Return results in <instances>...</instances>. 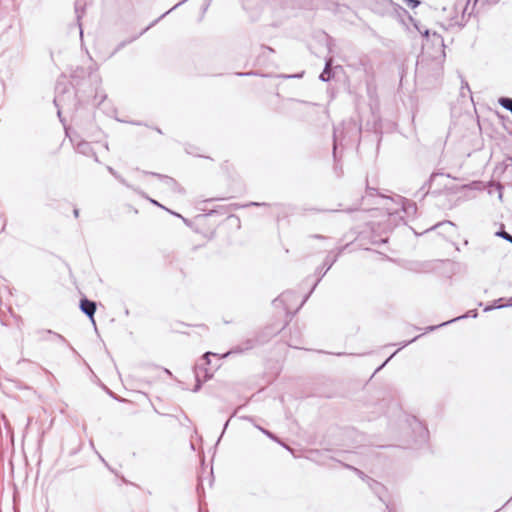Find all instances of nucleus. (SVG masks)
I'll return each mask as SVG.
<instances>
[{
    "instance_id": "nucleus-1",
    "label": "nucleus",
    "mask_w": 512,
    "mask_h": 512,
    "mask_svg": "<svg viewBox=\"0 0 512 512\" xmlns=\"http://www.w3.org/2000/svg\"><path fill=\"white\" fill-rule=\"evenodd\" d=\"M71 142L74 144L75 149L78 153L87 156L93 157L95 162H99V159L96 155V152L93 150L91 144L84 140H78V137L72 138L70 137Z\"/></svg>"
},
{
    "instance_id": "nucleus-2",
    "label": "nucleus",
    "mask_w": 512,
    "mask_h": 512,
    "mask_svg": "<svg viewBox=\"0 0 512 512\" xmlns=\"http://www.w3.org/2000/svg\"><path fill=\"white\" fill-rule=\"evenodd\" d=\"M149 174L158 178L161 188L171 191L179 190L178 184L173 178L154 172H150Z\"/></svg>"
},
{
    "instance_id": "nucleus-3",
    "label": "nucleus",
    "mask_w": 512,
    "mask_h": 512,
    "mask_svg": "<svg viewBox=\"0 0 512 512\" xmlns=\"http://www.w3.org/2000/svg\"><path fill=\"white\" fill-rule=\"evenodd\" d=\"M295 297L296 294L294 292L286 291L274 300V304L276 306L279 304L283 305L284 309L288 312L290 309H292L291 302Z\"/></svg>"
},
{
    "instance_id": "nucleus-4",
    "label": "nucleus",
    "mask_w": 512,
    "mask_h": 512,
    "mask_svg": "<svg viewBox=\"0 0 512 512\" xmlns=\"http://www.w3.org/2000/svg\"><path fill=\"white\" fill-rule=\"evenodd\" d=\"M417 30L426 38L427 41L431 38V41L434 45H438L441 49L444 47V40L440 34L437 32H433L430 34V31L428 29H425L424 31H421L417 26Z\"/></svg>"
},
{
    "instance_id": "nucleus-5",
    "label": "nucleus",
    "mask_w": 512,
    "mask_h": 512,
    "mask_svg": "<svg viewBox=\"0 0 512 512\" xmlns=\"http://www.w3.org/2000/svg\"><path fill=\"white\" fill-rule=\"evenodd\" d=\"M81 311L93 320V316L96 312V303L88 299H82L80 302Z\"/></svg>"
},
{
    "instance_id": "nucleus-6",
    "label": "nucleus",
    "mask_w": 512,
    "mask_h": 512,
    "mask_svg": "<svg viewBox=\"0 0 512 512\" xmlns=\"http://www.w3.org/2000/svg\"><path fill=\"white\" fill-rule=\"evenodd\" d=\"M59 86H57V94L54 98V104L58 108V116L61 117V109L65 108L67 106V100L65 96V90H63V93L59 92Z\"/></svg>"
},
{
    "instance_id": "nucleus-7",
    "label": "nucleus",
    "mask_w": 512,
    "mask_h": 512,
    "mask_svg": "<svg viewBox=\"0 0 512 512\" xmlns=\"http://www.w3.org/2000/svg\"><path fill=\"white\" fill-rule=\"evenodd\" d=\"M356 471V473L362 478V479H366L367 480V483L369 485V487L378 495H380V491L383 489V487L381 486L380 483H378L377 481H374L373 479L369 478V477H366L362 471L358 470V469H354Z\"/></svg>"
},
{
    "instance_id": "nucleus-8",
    "label": "nucleus",
    "mask_w": 512,
    "mask_h": 512,
    "mask_svg": "<svg viewBox=\"0 0 512 512\" xmlns=\"http://www.w3.org/2000/svg\"><path fill=\"white\" fill-rule=\"evenodd\" d=\"M383 201V209L386 210L388 216H393L398 213V207H392V205H396L394 201L389 197H382Z\"/></svg>"
},
{
    "instance_id": "nucleus-9",
    "label": "nucleus",
    "mask_w": 512,
    "mask_h": 512,
    "mask_svg": "<svg viewBox=\"0 0 512 512\" xmlns=\"http://www.w3.org/2000/svg\"><path fill=\"white\" fill-rule=\"evenodd\" d=\"M331 63H332L331 59L326 61L325 68L319 76L320 80L323 82H327L331 78Z\"/></svg>"
},
{
    "instance_id": "nucleus-10",
    "label": "nucleus",
    "mask_w": 512,
    "mask_h": 512,
    "mask_svg": "<svg viewBox=\"0 0 512 512\" xmlns=\"http://www.w3.org/2000/svg\"><path fill=\"white\" fill-rule=\"evenodd\" d=\"M343 251V248H340L338 250V253L334 256V257H331L330 254L327 255L325 261H324V266H326L322 276L332 267V265L336 262L337 260V257L342 253Z\"/></svg>"
},
{
    "instance_id": "nucleus-11",
    "label": "nucleus",
    "mask_w": 512,
    "mask_h": 512,
    "mask_svg": "<svg viewBox=\"0 0 512 512\" xmlns=\"http://www.w3.org/2000/svg\"><path fill=\"white\" fill-rule=\"evenodd\" d=\"M416 427L415 429L419 432L420 438L422 442H426L428 437V430L422 425V423L417 422L415 420Z\"/></svg>"
},
{
    "instance_id": "nucleus-12",
    "label": "nucleus",
    "mask_w": 512,
    "mask_h": 512,
    "mask_svg": "<svg viewBox=\"0 0 512 512\" xmlns=\"http://www.w3.org/2000/svg\"><path fill=\"white\" fill-rule=\"evenodd\" d=\"M468 316H469L468 314H466V315H462V316H458V317L453 318V319H451V320H449V321L443 322V323H441V324H439V325H436V326H429V327H427V328H426V331H427V332H429V331H433V330L437 329L438 327H442V326L448 325V324H450V323H452V322H455V321H458V320H460V319L467 318Z\"/></svg>"
},
{
    "instance_id": "nucleus-13",
    "label": "nucleus",
    "mask_w": 512,
    "mask_h": 512,
    "mask_svg": "<svg viewBox=\"0 0 512 512\" xmlns=\"http://www.w3.org/2000/svg\"><path fill=\"white\" fill-rule=\"evenodd\" d=\"M75 13L77 20L80 21L84 15V3L82 0H77L75 2Z\"/></svg>"
},
{
    "instance_id": "nucleus-14",
    "label": "nucleus",
    "mask_w": 512,
    "mask_h": 512,
    "mask_svg": "<svg viewBox=\"0 0 512 512\" xmlns=\"http://www.w3.org/2000/svg\"><path fill=\"white\" fill-rule=\"evenodd\" d=\"M500 106L512 113V98L501 97L498 100Z\"/></svg>"
},
{
    "instance_id": "nucleus-15",
    "label": "nucleus",
    "mask_w": 512,
    "mask_h": 512,
    "mask_svg": "<svg viewBox=\"0 0 512 512\" xmlns=\"http://www.w3.org/2000/svg\"><path fill=\"white\" fill-rule=\"evenodd\" d=\"M47 334L51 336V340H53V341H56V342L62 343V344L66 343V339L60 334L52 332L51 330H48Z\"/></svg>"
},
{
    "instance_id": "nucleus-16",
    "label": "nucleus",
    "mask_w": 512,
    "mask_h": 512,
    "mask_svg": "<svg viewBox=\"0 0 512 512\" xmlns=\"http://www.w3.org/2000/svg\"><path fill=\"white\" fill-rule=\"evenodd\" d=\"M468 3H469V1H467V0H458L457 3L455 4L456 12L461 10L462 14H464Z\"/></svg>"
},
{
    "instance_id": "nucleus-17",
    "label": "nucleus",
    "mask_w": 512,
    "mask_h": 512,
    "mask_svg": "<svg viewBox=\"0 0 512 512\" xmlns=\"http://www.w3.org/2000/svg\"><path fill=\"white\" fill-rule=\"evenodd\" d=\"M107 170L109 171V173L111 175H113L120 183H122L123 185H126L127 187H129V185L127 184V182L125 181L124 178H122L111 166H107Z\"/></svg>"
},
{
    "instance_id": "nucleus-18",
    "label": "nucleus",
    "mask_w": 512,
    "mask_h": 512,
    "mask_svg": "<svg viewBox=\"0 0 512 512\" xmlns=\"http://www.w3.org/2000/svg\"><path fill=\"white\" fill-rule=\"evenodd\" d=\"M149 200H150V202H151L152 204H154V205H156V206H159V207H161V208L165 209L166 211H168L169 213H171V214H173V215H175V216H177V217H180L184 222H186V221H187V220H186L184 217H182L180 214L175 213V212H173V211H171V210L167 209L166 207H164V206H162L160 203H158L156 200H153V199H149Z\"/></svg>"
},
{
    "instance_id": "nucleus-19",
    "label": "nucleus",
    "mask_w": 512,
    "mask_h": 512,
    "mask_svg": "<svg viewBox=\"0 0 512 512\" xmlns=\"http://www.w3.org/2000/svg\"><path fill=\"white\" fill-rule=\"evenodd\" d=\"M339 128H334V146H333V154H334V157L336 156V149H337V145H338V139H339Z\"/></svg>"
},
{
    "instance_id": "nucleus-20",
    "label": "nucleus",
    "mask_w": 512,
    "mask_h": 512,
    "mask_svg": "<svg viewBox=\"0 0 512 512\" xmlns=\"http://www.w3.org/2000/svg\"><path fill=\"white\" fill-rule=\"evenodd\" d=\"M497 236L502 237L503 239L507 240L508 242L512 243V236L505 232V231H499L496 233Z\"/></svg>"
},
{
    "instance_id": "nucleus-21",
    "label": "nucleus",
    "mask_w": 512,
    "mask_h": 512,
    "mask_svg": "<svg viewBox=\"0 0 512 512\" xmlns=\"http://www.w3.org/2000/svg\"><path fill=\"white\" fill-rule=\"evenodd\" d=\"M411 8H416L420 2L418 0H403Z\"/></svg>"
},
{
    "instance_id": "nucleus-22",
    "label": "nucleus",
    "mask_w": 512,
    "mask_h": 512,
    "mask_svg": "<svg viewBox=\"0 0 512 512\" xmlns=\"http://www.w3.org/2000/svg\"><path fill=\"white\" fill-rule=\"evenodd\" d=\"M418 338H419V336H416V337H414V338H413L412 340H410V341H405V342H403V343L401 344V347L399 348V350H400V349H402V348H404V347H406V346H407V345H409L410 343L414 342V341H415V340H417Z\"/></svg>"
},
{
    "instance_id": "nucleus-23",
    "label": "nucleus",
    "mask_w": 512,
    "mask_h": 512,
    "mask_svg": "<svg viewBox=\"0 0 512 512\" xmlns=\"http://www.w3.org/2000/svg\"><path fill=\"white\" fill-rule=\"evenodd\" d=\"M167 13H168V12H166V13L162 14V15H161L157 20H155L151 25H149L146 29H144V30L140 33V35H142V34H143L145 31H147L151 26H153V25H154V24H155L159 19H161V18L165 17V15H166Z\"/></svg>"
},
{
    "instance_id": "nucleus-24",
    "label": "nucleus",
    "mask_w": 512,
    "mask_h": 512,
    "mask_svg": "<svg viewBox=\"0 0 512 512\" xmlns=\"http://www.w3.org/2000/svg\"><path fill=\"white\" fill-rule=\"evenodd\" d=\"M266 436H267V437H269L270 439L274 440V441H277V442H278V443H280L281 445H283V444H282V443L277 439V437H276L273 433H271L270 431H268V432H267Z\"/></svg>"
},
{
    "instance_id": "nucleus-25",
    "label": "nucleus",
    "mask_w": 512,
    "mask_h": 512,
    "mask_svg": "<svg viewBox=\"0 0 512 512\" xmlns=\"http://www.w3.org/2000/svg\"><path fill=\"white\" fill-rule=\"evenodd\" d=\"M241 351H243V349H235V350H231V351H229V352L225 353V354L223 355V357H226V356H228L229 354L237 353V352H241Z\"/></svg>"
},
{
    "instance_id": "nucleus-26",
    "label": "nucleus",
    "mask_w": 512,
    "mask_h": 512,
    "mask_svg": "<svg viewBox=\"0 0 512 512\" xmlns=\"http://www.w3.org/2000/svg\"><path fill=\"white\" fill-rule=\"evenodd\" d=\"M396 353L397 352L393 353L387 360H385V362L377 369V371L380 370L383 366H385Z\"/></svg>"
},
{
    "instance_id": "nucleus-27",
    "label": "nucleus",
    "mask_w": 512,
    "mask_h": 512,
    "mask_svg": "<svg viewBox=\"0 0 512 512\" xmlns=\"http://www.w3.org/2000/svg\"><path fill=\"white\" fill-rule=\"evenodd\" d=\"M261 203H258V202H251L249 204H247L246 206H260ZM262 205H265L264 203H262Z\"/></svg>"
},
{
    "instance_id": "nucleus-28",
    "label": "nucleus",
    "mask_w": 512,
    "mask_h": 512,
    "mask_svg": "<svg viewBox=\"0 0 512 512\" xmlns=\"http://www.w3.org/2000/svg\"><path fill=\"white\" fill-rule=\"evenodd\" d=\"M444 224H448V225H451V226H453V225H454L451 221H447V222H444V223H439V224H437L436 226H434V228H436V227H438V226H441V225H444Z\"/></svg>"
},
{
    "instance_id": "nucleus-29",
    "label": "nucleus",
    "mask_w": 512,
    "mask_h": 512,
    "mask_svg": "<svg viewBox=\"0 0 512 512\" xmlns=\"http://www.w3.org/2000/svg\"><path fill=\"white\" fill-rule=\"evenodd\" d=\"M253 346H254L253 342L252 341H248L245 350L251 349Z\"/></svg>"
},
{
    "instance_id": "nucleus-30",
    "label": "nucleus",
    "mask_w": 512,
    "mask_h": 512,
    "mask_svg": "<svg viewBox=\"0 0 512 512\" xmlns=\"http://www.w3.org/2000/svg\"><path fill=\"white\" fill-rule=\"evenodd\" d=\"M496 188H497L498 193H499V198L501 199V198H502V192H501L502 187H501V185H497V187H496Z\"/></svg>"
},
{
    "instance_id": "nucleus-31",
    "label": "nucleus",
    "mask_w": 512,
    "mask_h": 512,
    "mask_svg": "<svg viewBox=\"0 0 512 512\" xmlns=\"http://www.w3.org/2000/svg\"><path fill=\"white\" fill-rule=\"evenodd\" d=\"M257 428H258V429H259V430H260L264 435H266V434H267V432H268V430H266V429H264V428H262V427L257 426Z\"/></svg>"
},
{
    "instance_id": "nucleus-32",
    "label": "nucleus",
    "mask_w": 512,
    "mask_h": 512,
    "mask_svg": "<svg viewBox=\"0 0 512 512\" xmlns=\"http://www.w3.org/2000/svg\"><path fill=\"white\" fill-rule=\"evenodd\" d=\"M210 355H214L213 353L211 352H207L205 355H204V359L208 361V358Z\"/></svg>"
},
{
    "instance_id": "nucleus-33",
    "label": "nucleus",
    "mask_w": 512,
    "mask_h": 512,
    "mask_svg": "<svg viewBox=\"0 0 512 512\" xmlns=\"http://www.w3.org/2000/svg\"><path fill=\"white\" fill-rule=\"evenodd\" d=\"M318 282H320V279H317V282L314 283L313 287H312V290L310 291V293L315 290L316 286L318 285Z\"/></svg>"
},
{
    "instance_id": "nucleus-34",
    "label": "nucleus",
    "mask_w": 512,
    "mask_h": 512,
    "mask_svg": "<svg viewBox=\"0 0 512 512\" xmlns=\"http://www.w3.org/2000/svg\"><path fill=\"white\" fill-rule=\"evenodd\" d=\"M318 282H320V279H317V282L314 283L313 287H312V290L310 291V293L315 290L316 286L318 285Z\"/></svg>"
},
{
    "instance_id": "nucleus-35",
    "label": "nucleus",
    "mask_w": 512,
    "mask_h": 512,
    "mask_svg": "<svg viewBox=\"0 0 512 512\" xmlns=\"http://www.w3.org/2000/svg\"><path fill=\"white\" fill-rule=\"evenodd\" d=\"M318 282H320V279H317V282L314 283L313 287H312V290L310 291V293L315 290L316 286L318 285Z\"/></svg>"
},
{
    "instance_id": "nucleus-36",
    "label": "nucleus",
    "mask_w": 512,
    "mask_h": 512,
    "mask_svg": "<svg viewBox=\"0 0 512 512\" xmlns=\"http://www.w3.org/2000/svg\"><path fill=\"white\" fill-rule=\"evenodd\" d=\"M318 282H320V279H317V282L314 283L313 287H312V290L310 291V293L315 290L316 286L318 285Z\"/></svg>"
},
{
    "instance_id": "nucleus-37",
    "label": "nucleus",
    "mask_w": 512,
    "mask_h": 512,
    "mask_svg": "<svg viewBox=\"0 0 512 512\" xmlns=\"http://www.w3.org/2000/svg\"><path fill=\"white\" fill-rule=\"evenodd\" d=\"M318 282H320V279H317V282L314 283L313 287H312V290L310 291V293L315 290L316 286L318 285Z\"/></svg>"
},
{
    "instance_id": "nucleus-38",
    "label": "nucleus",
    "mask_w": 512,
    "mask_h": 512,
    "mask_svg": "<svg viewBox=\"0 0 512 512\" xmlns=\"http://www.w3.org/2000/svg\"><path fill=\"white\" fill-rule=\"evenodd\" d=\"M307 300V297H305L301 303L299 304V306L297 307V310L305 303V301Z\"/></svg>"
},
{
    "instance_id": "nucleus-39",
    "label": "nucleus",
    "mask_w": 512,
    "mask_h": 512,
    "mask_svg": "<svg viewBox=\"0 0 512 512\" xmlns=\"http://www.w3.org/2000/svg\"><path fill=\"white\" fill-rule=\"evenodd\" d=\"M469 313H470V316H472V317H476V315H477L476 312H474V311H470Z\"/></svg>"
},
{
    "instance_id": "nucleus-40",
    "label": "nucleus",
    "mask_w": 512,
    "mask_h": 512,
    "mask_svg": "<svg viewBox=\"0 0 512 512\" xmlns=\"http://www.w3.org/2000/svg\"><path fill=\"white\" fill-rule=\"evenodd\" d=\"M469 313H470V316H472V317H476V315H477L476 312H474V311H470Z\"/></svg>"
},
{
    "instance_id": "nucleus-41",
    "label": "nucleus",
    "mask_w": 512,
    "mask_h": 512,
    "mask_svg": "<svg viewBox=\"0 0 512 512\" xmlns=\"http://www.w3.org/2000/svg\"><path fill=\"white\" fill-rule=\"evenodd\" d=\"M379 242H380V243H386V242H387V238H382V239H380V241H379Z\"/></svg>"
},
{
    "instance_id": "nucleus-42",
    "label": "nucleus",
    "mask_w": 512,
    "mask_h": 512,
    "mask_svg": "<svg viewBox=\"0 0 512 512\" xmlns=\"http://www.w3.org/2000/svg\"><path fill=\"white\" fill-rule=\"evenodd\" d=\"M78 214H79L78 209H75V210H74V215H75L76 217H78Z\"/></svg>"
},
{
    "instance_id": "nucleus-43",
    "label": "nucleus",
    "mask_w": 512,
    "mask_h": 512,
    "mask_svg": "<svg viewBox=\"0 0 512 512\" xmlns=\"http://www.w3.org/2000/svg\"><path fill=\"white\" fill-rule=\"evenodd\" d=\"M79 28H80V35L82 36V34H83V30H82V28H81V25H80V24H79Z\"/></svg>"
},
{
    "instance_id": "nucleus-44",
    "label": "nucleus",
    "mask_w": 512,
    "mask_h": 512,
    "mask_svg": "<svg viewBox=\"0 0 512 512\" xmlns=\"http://www.w3.org/2000/svg\"><path fill=\"white\" fill-rule=\"evenodd\" d=\"M266 49L269 51V52H273V49L270 48V47H266Z\"/></svg>"
},
{
    "instance_id": "nucleus-45",
    "label": "nucleus",
    "mask_w": 512,
    "mask_h": 512,
    "mask_svg": "<svg viewBox=\"0 0 512 512\" xmlns=\"http://www.w3.org/2000/svg\"><path fill=\"white\" fill-rule=\"evenodd\" d=\"M504 306H506V305H505V304H502V305H498V306H496V307H497V308H501V307H504Z\"/></svg>"
},
{
    "instance_id": "nucleus-46",
    "label": "nucleus",
    "mask_w": 512,
    "mask_h": 512,
    "mask_svg": "<svg viewBox=\"0 0 512 512\" xmlns=\"http://www.w3.org/2000/svg\"><path fill=\"white\" fill-rule=\"evenodd\" d=\"M491 309H492V307H486V308H485V311H489V310H491Z\"/></svg>"
}]
</instances>
